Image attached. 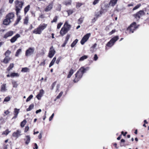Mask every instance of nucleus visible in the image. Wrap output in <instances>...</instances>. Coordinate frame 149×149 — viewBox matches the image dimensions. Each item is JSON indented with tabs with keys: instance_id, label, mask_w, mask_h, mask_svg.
<instances>
[{
	"instance_id": "1",
	"label": "nucleus",
	"mask_w": 149,
	"mask_h": 149,
	"mask_svg": "<svg viewBox=\"0 0 149 149\" xmlns=\"http://www.w3.org/2000/svg\"><path fill=\"white\" fill-rule=\"evenodd\" d=\"M89 69V67L86 68L84 67H81L75 74V78L74 80V82H77L82 77L83 74L86 71Z\"/></svg>"
},
{
	"instance_id": "2",
	"label": "nucleus",
	"mask_w": 149,
	"mask_h": 149,
	"mask_svg": "<svg viewBox=\"0 0 149 149\" xmlns=\"http://www.w3.org/2000/svg\"><path fill=\"white\" fill-rule=\"evenodd\" d=\"M71 27V26L68 24L67 22H66L60 31V35L62 36H64L70 30Z\"/></svg>"
},
{
	"instance_id": "3",
	"label": "nucleus",
	"mask_w": 149,
	"mask_h": 149,
	"mask_svg": "<svg viewBox=\"0 0 149 149\" xmlns=\"http://www.w3.org/2000/svg\"><path fill=\"white\" fill-rule=\"evenodd\" d=\"M47 26V24L45 23L40 25L38 27L35 29L33 31V33L36 34H40L45 29Z\"/></svg>"
},
{
	"instance_id": "4",
	"label": "nucleus",
	"mask_w": 149,
	"mask_h": 149,
	"mask_svg": "<svg viewBox=\"0 0 149 149\" xmlns=\"http://www.w3.org/2000/svg\"><path fill=\"white\" fill-rule=\"evenodd\" d=\"M16 0L15 1V10L17 13H19L24 4L23 1Z\"/></svg>"
},
{
	"instance_id": "5",
	"label": "nucleus",
	"mask_w": 149,
	"mask_h": 149,
	"mask_svg": "<svg viewBox=\"0 0 149 149\" xmlns=\"http://www.w3.org/2000/svg\"><path fill=\"white\" fill-rule=\"evenodd\" d=\"M118 36H116L114 37L107 43L106 46L110 47H112L114 45L115 42L118 40Z\"/></svg>"
},
{
	"instance_id": "6",
	"label": "nucleus",
	"mask_w": 149,
	"mask_h": 149,
	"mask_svg": "<svg viewBox=\"0 0 149 149\" xmlns=\"http://www.w3.org/2000/svg\"><path fill=\"white\" fill-rule=\"evenodd\" d=\"M138 27V26L136 25V23L134 22L127 28V30L129 31L130 33H133Z\"/></svg>"
},
{
	"instance_id": "7",
	"label": "nucleus",
	"mask_w": 149,
	"mask_h": 149,
	"mask_svg": "<svg viewBox=\"0 0 149 149\" xmlns=\"http://www.w3.org/2000/svg\"><path fill=\"white\" fill-rule=\"evenodd\" d=\"M35 49L34 47H30L27 49L25 52V56H29L33 54L34 52Z\"/></svg>"
},
{
	"instance_id": "8",
	"label": "nucleus",
	"mask_w": 149,
	"mask_h": 149,
	"mask_svg": "<svg viewBox=\"0 0 149 149\" xmlns=\"http://www.w3.org/2000/svg\"><path fill=\"white\" fill-rule=\"evenodd\" d=\"M145 14V13L144 10H141L137 12L133 16L137 19H139L141 17Z\"/></svg>"
},
{
	"instance_id": "9",
	"label": "nucleus",
	"mask_w": 149,
	"mask_h": 149,
	"mask_svg": "<svg viewBox=\"0 0 149 149\" xmlns=\"http://www.w3.org/2000/svg\"><path fill=\"white\" fill-rule=\"evenodd\" d=\"M90 35L91 34L90 33H87L83 37L80 42L81 45H84V43L87 41Z\"/></svg>"
},
{
	"instance_id": "10",
	"label": "nucleus",
	"mask_w": 149,
	"mask_h": 149,
	"mask_svg": "<svg viewBox=\"0 0 149 149\" xmlns=\"http://www.w3.org/2000/svg\"><path fill=\"white\" fill-rule=\"evenodd\" d=\"M55 52V49H54L53 46H52L49 49L48 56L50 58H52L54 55Z\"/></svg>"
},
{
	"instance_id": "11",
	"label": "nucleus",
	"mask_w": 149,
	"mask_h": 149,
	"mask_svg": "<svg viewBox=\"0 0 149 149\" xmlns=\"http://www.w3.org/2000/svg\"><path fill=\"white\" fill-rule=\"evenodd\" d=\"M14 32L13 31H9L6 32L3 36V38L5 39L8 38L14 34Z\"/></svg>"
},
{
	"instance_id": "12",
	"label": "nucleus",
	"mask_w": 149,
	"mask_h": 149,
	"mask_svg": "<svg viewBox=\"0 0 149 149\" xmlns=\"http://www.w3.org/2000/svg\"><path fill=\"white\" fill-rule=\"evenodd\" d=\"M21 131L19 130H17L13 133L12 136L16 138H17L21 135Z\"/></svg>"
},
{
	"instance_id": "13",
	"label": "nucleus",
	"mask_w": 149,
	"mask_h": 149,
	"mask_svg": "<svg viewBox=\"0 0 149 149\" xmlns=\"http://www.w3.org/2000/svg\"><path fill=\"white\" fill-rule=\"evenodd\" d=\"M53 3L52 2H51L49 3V5L46 7L45 9V11L46 12H48L50 10L53 8Z\"/></svg>"
},
{
	"instance_id": "14",
	"label": "nucleus",
	"mask_w": 149,
	"mask_h": 149,
	"mask_svg": "<svg viewBox=\"0 0 149 149\" xmlns=\"http://www.w3.org/2000/svg\"><path fill=\"white\" fill-rule=\"evenodd\" d=\"M14 17V14L12 13H9L6 16V17L11 22L13 20Z\"/></svg>"
},
{
	"instance_id": "15",
	"label": "nucleus",
	"mask_w": 149,
	"mask_h": 149,
	"mask_svg": "<svg viewBox=\"0 0 149 149\" xmlns=\"http://www.w3.org/2000/svg\"><path fill=\"white\" fill-rule=\"evenodd\" d=\"M19 37H20V35L19 34H17L11 39L10 40V42L12 43L14 42Z\"/></svg>"
},
{
	"instance_id": "16",
	"label": "nucleus",
	"mask_w": 149,
	"mask_h": 149,
	"mask_svg": "<svg viewBox=\"0 0 149 149\" xmlns=\"http://www.w3.org/2000/svg\"><path fill=\"white\" fill-rule=\"evenodd\" d=\"M19 109L17 108H15L14 109V111L13 114L14 116L13 118L12 119H15L16 118L19 112Z\"/></svg>"
},
{
	"instance_id": "17",
	"label": "nucleus",
	"mask_w": 149,
	"mask_h": 149,
	"mask_svg": "<svg viewBox=\"0 0 149 149\" xmlns=\"http://www.w3.org/2000/svg\"><path fill=\"white\" fill-rule=\"evenodd\" d=\"M44 93V91L42 89L40 91L39 93L37 95L36 97L38 100H40L41 97Z\"/></svg>"
},
{
	"instance_id": "18",
	"label": "nucleus",
	"mask_w": 149,
	"mask_h": 149,
	"mask_svg": "<svg viewBox=\"0 0 149 149\" xmlns=\"http://www.w3.org/2000/svg\"><path fill=\"white\" fill-rule=\"evenodd\" d=\"M6 84L3 83L1 86L0 91L3 92H6L7 89L6 87Z\"/></svg>"
},
{
	"instance_id": "19",
	"label": "nucleus",
	"mask_w": 149,
	"mask_h": 149,
	"mask_svg": "<svg viewBox=\"0 0 149 149\" xmlns=\"http://www.w3.org/2000/svg\"><path fill=\"white\" fill-rule=\"evenodd\" d=\"M11 22L9 19L7 18L6 17V18L3 21V24L6 25H9L10 23Z\"/></svg>"
},
{
	"instance_id": "20",
	"label": "nucleus",
	"mask_w": 149,
	"mask_h": 149,
	"mask_svg": "<svg viewBox=\"0 0 149 149\" xmlns=\"http://www.w3.org/2000/svg\"><path fill=\"white\" fill-rule=\"evenodd\" d=\"M16 13L17 16V18L15 23V25H17L21 20V17L20 15L19 14V13H17L16 12Z\"/></svg>"
},
{
	"instance_id": "21",
	"label": "nucleus",
	"mask_w": 149,
	"mask_h": 149,
	"mask_svg": "<svg viewBox=\"0 0 149 149\" xmlns=\"http://www.w3.org/2000/svg\"><path fill=\"white\" fill-rule=\"evenodd\" d=\"M24 140L25 141V143L28 145L30 142V137L29 136L27 135L26 136V138Z\"/></svg>"
},
{
	"instance_id": "22",
	"label": "nucleus",
	"mask_w": 149,
	"mask_h": 149,
	"mask_svg": "<svg viewBox=\"0 0 149 149\" xmlns=\"http://www.w3.org/2000/svg\"><path fill=\"white\" fill-rule=\"evenodd\" d=\"M10 60V58L9 57H6L4 58L3 62L5 64L8 63Z\"/></svg>"
},
{
	"instance_id": "23",
	"label": "nucleus",
	"mask_w": 149,
	"mask_h": 149,
	"mask_svg": "<svg viewBox=\"0 0 149 149\" xmlns=\"http://www.w3.org/2000/svg\"><path fill=\"white\" fill-rule=\"evenodd\" d=\"M103 13V12L102 10H100L99 12L96 13L95 16L97 18H98L99 17L101 16Z\"/></svg>"
},
{
	"instance_id": "24",
	"label": "nucleus",
	"mask_w": 149,
	"mask_h": 149,
	"mask_svg": "<svg viewBox=\"0 0 149 149\" xmlns=\"http://www.w3.org/2000/svg\"><path fill=\"white\" fill-rule=\"evenodd\" d=\"M118 0H111L109 4L111 6H113L117 3Z\"/></svg>"
},
{
	"instance_id": "25",
	"label": "nucleus",
	"mask_w": 149,
	"mask_h": 149,
	"mask_svg": "<svg viewBox=\"0 0 149 149\" xmlns=\"http://www.w3.org/2000/svg\"><path fill=\"white\" fill-rule=\"evenodd\" d=\"M74 72L73 70L72 69H71L69 72V74L68 75L67 78H70L72 75L73 74Z\"/></svg>"
},
{
	"instance_id": "26",
	"label": "nucleus",
	"mask_w": 149,
	"mask_h": 149,
	"mask_svg": "<svg viewBox=\"0 0 149 149\" xmlns=\"http://www.w3.org/2000/svg\"><path fill=\"white\" fill-rule=\"evenodd\" d=\"M71 0H67L64 1L63 3L66 6H67L71 5Z\"/></svg>"
},
{
	"instance_id": "27",
	"label": "nucleus",
	"mask_w": 149,
	"mask_h": 149,
	"mask_svg": "<svg viewBox=\"0 0 149 149\" xmlns=\"http://www.w3.org/2000/svg\"><path fill=\"white\" fill-rule=\"evenodd\" d=\"M12 77H17L19 76V74L17 73H12L10 74Z\"/></svg>"
},
{
	"instance_id": "28",
	"label": "nucleus",
	"mask_w": 149,
	"mask_h": 149,
	"mask_svg": "<svg viewBox=\"0 0 149 149\" xmlns=\"http://www.w3.org/2000/svg\"><path fill=\"white\" fill-rule=\"evenodd\" d=\"M97 46V44L95 43L94 44V45L92 46L90 49L91 51L92 52H93L95 50V48Z\"/></svg>"
},
{
	"instance_id": "29",
	"label": "nucleus",
	"mask_w": 149,
	"mask_h": 149,
	"mask_svg": "<svg viewBox=\"0 0 149 149\" xmlns=\"http://www.w3.org/2000/svg\"><path fill=\"white\" fill-rule=\"evenodd\" d=\"M56 57H54L52 61H51V63H50L49 65V67H51L54 64L55 61H56Z\"/></svg>"
},
{
	"instance_id": "30",
	"label": "nucleus",
	"mask_w": 149,
	"mask_h": 149,
	"mask_svg": "<svg viewBox=\"0 0 149 149\" xmlns=\"http://www.w3.org/2000/svg\"><path fill=\"white\" fill-rule=\"evenodd\" d=\"M11 132L8 129L6 130L5 131L3 132L2 135H5L6 136L8 135L9 133Z\"/></svg>"
},
{
	"instance_id": "31",
	"label": "nucleus",
	"mask_w": 149,
	"mask_h": 149,
	"mask_svg": "<svg viewBox=\"0 0 149 149\" xmlns=\"http://www.w3.org/2000/svg\"><path fill=\"white\" fill-rule=\"evenodd\" d=\"M88 58V56L87 55H84L81 57H80L79 60V61H83L85 59H87Z\"/></svg>"
},
{
	"instance_id": "32",
	"label": "nucleus",
	"mask_w": 149,
	"mask_h": 149,
	"mask_svg": "<svg viewBox=\"0 0 149 149\" xmlns=\"http://www.w3.org/2000/svg\"><path fill=\"white\" fill-rule=\"evenodd\" d=\"M78 40L77 39H75L71 44V47H74L78 42Z\"/></svg>"
},
{
	"instance_id": "33",
	"label": "nucleus",
	"mask_w": 149,
	"mask_h": 149,
	"mask_svg": "<svg viewBox=\"0 0 149 149\" xmlns=\"http://www.w3.org/2000/svg\"><path fill=\"white\" fill-rule=\"evenodd\" d=\"M30 8V5H28L25 7L24 9V12L25 14H26L28 11L29 10Z\"/></svg>"
},
{
	"instance_id": "34",
	"label": "nucleus",
	"mask_w": 149,
	"mask_h": 149,
	"mask_svg": "<svg viewBox=\"0 0 149 149\" xmlns=\"http://www.w3.org/2000/svg\"><path fill=\"white\" fill-rule=\"evenodd\" d=\"M14 65L13 63H10L7 68L8 71H10L14 67Z\"/></svg>"
},
{
	"instance_id": "35",
	"label": "nucleus",
	"mask_w": 149,
	"mask_h": 149,
	"mask_svg": "<svg viewBox=\"0 0 149 149\" xmlns=\"http://www.w3.org/2000/svg\"><path fill=\"white\" fill-rule=\"evenodd\" d=\"M34 105L33 104H31L29 107V108L26 109V111H31L33 109Z\"/></svg>"
},
{
	"instance_id": "36",
	"label": "nucleus",
	"mask_w": 149,
	"mask_h": 149,
	"mask_svg": "<svg viewBox=\"0 0 149 149\" xmlns=\"http://www.w3.org/2000/svg\"><path fill=\"white\" fill-rule=\"evenodd\" d=\"M29 69L27 68H23L21 70V72H29Z\"/></svg>"
},
{
	"instance_id": "37",
	"label": "nucleus",
	"mask_w": 149,
	"mask_h": 149,
	"mask_svg": "<svg viewBox=\"0 0 149 149\" xmlns=\"http://www.w3.org/2000/svg\"><path fill=\"white\" fill-rule=\"evenodd\" d=\"M22 52V49H18L15 54V56H16L17 57L19 55V54L21 53Z\"/></svg>"
},
{
	"instance_id": "38",
	"label": "nucleus",
	"mask_w": 149,
	"mask_h": 149,
	"mask_svg": "<svg viewBox=\"0 0 149 149\" xmlns=\"http://www.w3.org/2000/svg\"><path fill=\"white\" fill-rule=\"evenodd\" d=\"M61 6L60 4H58L56 8V10L57 11H60L61 10Z\"/></svg>"
},
{
	"instance_id": "39",
	"label": "nucleus",
	"mask_w": 149,
	"mask_h": 149,
	"mask_svg": "<svg viewBox=\"0 0 149 149\" xmlns=\"http://www.w3.org/2000/svg\"><path fill=\"white\" fill-rule=\"evenodd\" d=\"M11 53V52L9 50H7L4 54V55L6 57H9V56Z\"/></svg>"
},
{
	"instance_id": "40",
	"label": "nucleus",
	"mask_w": 149,
	"mask_h": 149,
	"mask_svg": "<svg viewBox=\"0 0 149 149\" xmlns=\"http://www.w3.org/2000/svg\"><path fill=\"white\" fill-rule=\"evenodd\" d=\"M12 84L13 87L14 88H17L18 86V84H17V81H12Z\"/></svg>"
},
{
	"instance_id": "41",
	"label": "nucleus",
	"mask_w": 149,
	"mask_h": 149,
	"mask_svg": "<svg viewBox=\"0 0 149 149\" xmlns=\"http://www.w3.org/2000/svg\"><path fill=\"white\" fill-rule=\"evenodd\" d=\"M26 120H24L22 122H21V124H20V126H21L23 127H24L25 125L26 124Z\"/></svg>"
},
{
	"instance_id": "42",
	"label": "nucleus",
	"mask_w": 149,
	"mask_h": 149,
	"mask_svg": "<svg viewBox=\"0 0 149 149\" xmlns=\"http://www.w3.org/2000/svg\"><path fill=\"white\" fill-rule=\"evenodd\" d=\"M83 18L81 17L78 20V23L79 24H81L83 22Z\"/></svg>"
},
{
	"instance_id": "43",
	"label": "nucleus",
	"mask_w": 149,
	"mask_h": 149,
	"mask_svg": "<svg viewBox=\"0 0 149 149\" xmlns=\"http://www.w3.org/2000/svg\"><path fill=\"white\" fill-rule=\"evenodd\" d=\"M70 35L69 34H68L66 37L64 41L67 42L68 41V40L70 38Z\"/></svg>"
},
{
	"instance_id": "44",
	"label": "nucleus",
	"mask_w": 149,
	"mask_h": 149,
	"mask_svg": "<svg viewBox=\"0 0 149 149\" xmlns=\"http://www.w3.org/2000/svg\"><path fill=\"white\" fill-rule=\"evenodd\" d=\"M33 96L32 95H30L26 100V102H28L33 97Z\"/></svg>"
},
{
	"instance_id": "45",
	"label": "nucleus",
	"mask_w": 149,
	"mask_h": 149,
	"mask_svg": "<svg viewBox=\"0 0 149 149\" xmlns=\"http://www.w3.org/2000/svg\"><path fill=\"white\" fill-rule=\"evenodd\" d=\"M58 18V16H56L54 18L53 20H52L51 21V22L53 23L54 22H56L57 21Z\"/></svg>"
},
{
	"instance_id": "46",
	"label": "nucleus",
	"mask_w": 149,
	"mask_h": 149,
	"mask_svg": "<svg viewBox=\"0 0 149 149\" xmlns=\"http://www.w3.org/2000/svg\"><path fill=\"white\" fill-rule=\"evenodd\" d=\"M141 6V4H137L136 6L134 7L133 9V10H135L137 9L140 6Z\"/></svg>"
},
{
	"instance_id": "47",
	"label": "nucleus",
	"mask_w": 149,
	"mask_h": 149,
	"mask_svg": "<svg viewBox=\"0 0 149 149\" xmlns=\"http://www.w3.org/2000/svg\"><path fill=\"white\" fill-rule=\"evenodd\" d=\"M10 97H6L4 99V102H8L10 100Z\"/></svg>"
},
{
	"instance_id": "48",
	"label": "nucleus",
	"mask_w": 149,
	"mask_h": 149,
	"mask_svg": "<svg viewBox=\"0 0 149 149\" xmlns=\"http://www.w3.org/2000/svg\"><path fill=\"white\" fill-rule=\"evenodd\" d=\"M82 5V4L81 3L77 2L76 3V7L77 8H79V7H80Z\"/></svg>"
},
{
	"instance_id": "49",
	"label": "nucleus",
	"mask_w": 149,
	"mask_h": 149,
	"mask_svg": "<svg viewBox=\"0 0 149 149\" xmlns=\"http://www.w3.org/2000/svg\"><path fill=\"white\" fill-rule=\"evenodd\" d=\"M29 19L28 17H26L24 22V23L25 24H27L28 22Z\"/></svg>"
},
{
	"instance_id": "50",
	"label": "nucleus",
	"mask_w": 149,
	"mask_h": 149,
	"mask_svg": "<svg viewBox=\"0 0 149 149\" xmlns=\"http://www.w3.org/2000/svg\"><path fill=\"white\" fill-rule=\"evenodd\" d=\"M67 12L68 13V16L71 14L73 12L72 10H67Z\"/></svg>"
},
{
	"instance_id": "51",
	"label": "nucleus",
	"mask_w": 149,
	"mask_h": 149,
	"mask_svg": "<svg viewBox=\"0 0 149 149\" xmlns=\"http://www.w3.org/2000/svg\"><path fill=\"white\" fill-rule=\"evenodd\" d=\"M63 94V92L61 91V92L59 95L57 96L56 99H59L62 95Z\"/></svg>"
},
{
	"instance_id": "52",
	"label": "nucleus",
	"mask_w": 149,
	"mask_h": 149,
	"mask_svg": "<svg viewBox=\"0 0 149 149\" xmlns=\"http://www.w3.org/2000/svg\"><path fill=\"white\" fill-rule=\"evenodd\" d=\"M100 0H94L93 2V5H95L98 3Z\"/></svg>"
},
{
	"instance_id": "53",
	"label": "nucleus",
	"mask_w": 149,
	"mask_h": 149,
	"mask_svg": "<svg viewBox=\"0 0 149 149\" xmlns=\"http://www.w3.org/2000/svg\"><path fill=\"white\" fill-rule=\"evenodd\" d=\"M98 58V57L97 54H95L93 57V60L95 61H96Z\"/></svg>"
},
{
	"instance_id": "54",
	"label": "nucleus",
	"mask_w": 149,
	"mask_h": 149,
	"mask_svg": "<svg viewBox=\"0 0 149 149\" xmlns=\"http://www.w3.org/2000/svg\"><path fill=\"white\" fill-rule=\"evenodd\" d=\"M61 59V57L60 56L58 58L57 60L56 61V63L57 64H58Z\"/></svg>"
},
{
	"instance_id": "55",
	"label": "nucleus",
	"mask_w": 149,
	"mask_h": 149,
	"mask_svg": "<svg viewBox=\"0 0 149 149\" xmlns=\"http://www.w3.org/2000/svg\"><path fill=\"white\" fill-rule=\"evenodd\" d=\"M62 24H63V23H61V22L58 23L57 25V28L58 29H60V27H61V26L62 25Z\"/></svg>"
},
{
	"instance_id": "56",
	"label": "nucleus",
	"mask_w": 149,
	"mask_h": 149,
	"mask_svg": "<svg viewBox=\"0 0 149 149\" xmlns=\"http://www.w3.org/2000/svg\"><path fill=\"white\" fill-rule=\"evenodd\" d=\"M116 31V30L115 29H113V30L111 31L109 33V35H111L113 33H114Z\"/></svg>"
},
{
	"instance_id": "57",
	"label": "nucleus",
	"mask_w": 149,
	"mask_h": 149,
	"mask_svg": "<svg viewBox=\"0 0 149 149\" xmlns=\"http://www.w3.org/2000/svg\"><path fill=\"white\" fill-rule=\"evenodd\" d=\"M29 126H26L25 127V130H24V132H27V131L29 130Z\"/></svg>"
},
{
	"instance_id": "58",
	"label": "nucleus",
	"mask_w": 149,
	"mask_h": 149,
	"mask_svg": "<svg viewBox=\"0 0 149 149\" xmlns=\"http://www.w3.org/2000/svg\"><path fill=\"white\" fill-rule=\"evenodd\" d=\"M45 64V60H44L43 62H41L40 64L39 65L40 66H44Z\"/></svg>"
},
{
	"instance_id": "59",
	"label": "nucleus",
	"mask_w": 149,
	"mask_h": 149,
	"mask_svg": "<svg viewBox=\"0 0 149 149\" xmlns=\"http://www.w3.org/2000/svg\"><path fill=\"white\" fill-rule=\"evenodd\" d=\"M54 113H53L52 114L51 116L49 118V121H51L52 120V119L54 117Z\"/></svg>"
},
{
	"instance_id": "60",
	"label": "nucleus",
	"mask_w": 149,
	"mask_h": 149,
	"mask_svg": "<svg viewBox=\"0 0 149 149\" xmlns=\"http://www.w3.org/2000/svg\"><path fill=\"white\" fill-rule=\"evenodd\" d=\"M10 112L8 110L4 112V113L6 115H7Z\"/></svg>"
},
{
	"instance_id": "61",
	"label": "nucleus",
	"mask_w": 149,
	"mask_h": 149,
	"mask_svg": "<svg viewBox=\"0 0 149 149\" xmlns=\"http://www.w3.org/2000/svg\"><path fill=\"white\" fill-rule=\"evenodd\" d=\"M97 18L96 17H95L92 20V22H94L97 19Z\"/></svg>"
},
{
	"instance_id": "62",
	"label": "nucleus",
	"mask_w": 149,
	"mask_h": 149,
	"mask_svg": "<svg viewBox=\"0 0 149 149\" xmlns=\"http://www.w3.org/2000/svg\"><path fill=\"white\" fill-rule=\"evenodd\" d=\"M42 110L41 109H39L38 110H37L36 112V114H38V113H39V112H40Z\"/></svg>"
},
{
	"instance_id": "63",
	"label": "nucleus",
	"mask_w": 149,
	"mask_h": 149,
	"mask_svg": "<svg viewBox=\"0 0 149 149\" xmlns=\"http://www.w3.org/2000/svg\"><path fill=\"white\" fill-rule=\"evenodd\" d=\"M45 17L44 15L43 14H41V15L39 17V18H43Z\"/></svg>"
},
{
	"instance_id": "64",
	"label": "nucleus",
	"mask_w": 149,
	"mask_h": 149,
	"mask_svg": "<svg viewBox=\"0 0 149 149\" xmlns=\"http://www.w3.org/2000/svg\"><path fill=\"white\" fill-rule=\"evenodd\" d=\"M42 133L40 132L39 135L38 136V138L40 139L42 138Z\"/></svg>"
}]
</instances>
